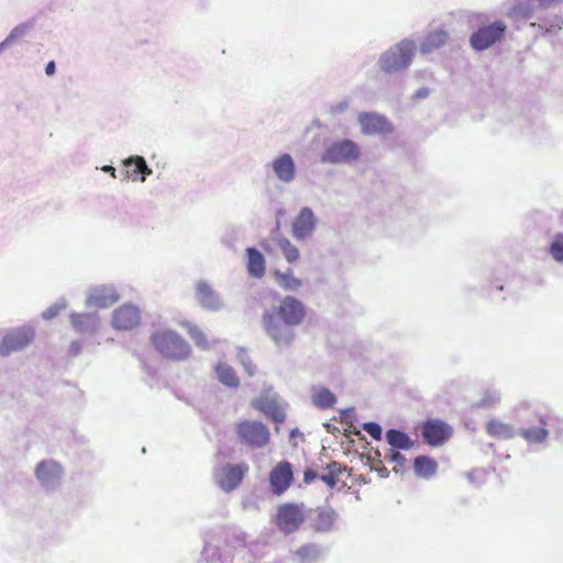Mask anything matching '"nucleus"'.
Masks as SVG:
<instances>
[{"mask_svg":"<svg viewBox=\"0 0 563 563\" xmlns=\"http://www.w3.org/2000/svg\"><path fill=\"white\" fill-rule=\"evenodd\" d=\"M122 180H137L141 174V156L130 157L124 161L123 169L120 170Z\"/></svg>","mask_w":563,"mask_h":563,"instance_id":"28","label":"nucleus"},{"mask_svg":"<svg viewBox=\"0 0 563 563\" xmlns=\"http://www.w3.org/2000/svg\"><path fill=\"white\" fill-rule=\"evenodd\" d=\"M307 519V512L303 504L285 503L278 506L274 523L285 534H290L299 530Z\"/></svg>","mask_w":563,"mask_h":563,"instance_id":"4","label":"nucleus"},{"mask_svg":"<svg viewBox=\"0 0 563 563\" xmlns=\"http://www.w3.org/2000/svg\"><path fill=\"white\" fill-rule=\"evenodd\" d=\"M344 468L338 462L330 463L320 475V479L330 488H334L339 482V477Z\"/></svg>","mask_w":563,"mask_h":563,"instance_id":"31","label":"nucleus"},{"mask_svg":"<svg viewBox=\"0 0 563 563\" xmlns=\"http://www.w3.org/2000/svg\"><path fill=\"white\" fill-rule=\"evenodd\" d=\"M103 170H106V172H110V173H111V175H112L113 177H115V175H114L115 169H114L112 166H104V167H103Z\"/></svg>","mask_w":563,"mask_h":563,"instance_id":"51","label":"nucleus"},{"mask_svg":"<svg viewBox=\"0 0 563 563\" xmlns=\"http://www.w3.org/2000/svg\"><path fill=\"white\" fill-rule=\"evenodd\" d=\"M549 251L556 262H563V233L554 236Z\"/></svg>","mask_w":563,"mask_h":563,"instance_id":"36","label":"nucleus"},{"mask_svg":"<svg viewBox=\"0 0 563 563\" xmlns=\"http://www.w3.org/2000/svg\"><path fill=\"white\" fill-rule=\"evenodd\" d=\"M429 92H430V91H429V89H428V88H420V89H418V90L416 91V93H415V96H413V97H415L416 99L426 98V97H428V96H429Z\"/></svg>","mask_w":563,"mask_h":563,"instance_id":"46","label":"nucleus"},{"mask_svg":"<svg viewBox=\"0 0 563 563\" xmlns=\"http://www.w3.org/2000/svg\"><path fill=\"white\" fill-rule=\"evenodd\" d=\"M62 474V467L54 461H42L37 464L35 475L43 483H49L58 478Z\"/></svg>","mask_w":563,"mask_h":563,"instance_id":"23","label":"nucleus"},{"mask_svg":"<svg viewBox=\"0 0 563 563\" xmlns=\"http://www.w3.org/2000/svg\"><path fill=\"white\" fill-rule=\"evenodd\" d=\"M555 29L561 30L560 22L558 21L555 24H552L549 29L545 30L547 34H551L555 32Z\"/></svg>","mask_w":563,"mask_h":563,"instance_id":"48","label":"nucleus"},{"mask_svg":"<svg viewBox=\"0 0 563 563\" xmlns=\"http://www.w3.org/2000/svg\"><path fill=\"white\" fill-rule=\"evenodd\" d=\"M313 404L320 409L332 408L336 398L328 388H318L312 395Z\"/></svg>","mask_w":563,"mask_h":563,"instance_id":"32","label":"nucleus"},{"mask_svg":"<svg viewBox=\"0 0 563 563\" xmlns=\"http://www.w3.org/2000/svg\"><path fill=\"white\" fill-rule=\"evenodd\" d=\"M262 324L266 335L278 350L289 349L295 343V327L282 322L273 311H264Z\"/></svg>","mask_w":563,"mask_h":563,"instance_id":"2","label":"nucleus"},{"mask_svg":"<svg viewBox=\"0 0 563 563\" xmlns=\"http://www.w3.org/2000/svg\"><path fill=\"white\" fill-rule=\"evenodd\" d=\"M386 440L394 450H409L413 441L402 431L390 429L386 432Z\"/></svg>","mask_w":563,"mask_h":563,"instance_id":"24","label":"nucleus"},{"mask_svg":"<svg viewBox=\"0 0 563 563\" xmlns=\"http://www.w3.org/2000/svg\"><path fill=\"white\" fill-rule=\"evenodd\" d=\"M363 429L375 440H379L382 437V428L376 422H367Z\"/></svg>","mask_w":563,"mask_h":563,"instance_id":"40","label":"nucleus"},{"mask_svg":"<svg viewBox=\"0 0 563 563\" xmlns=\"http://www.w3.org/2000/svg\"><path fill=\"white\" fill-rule=\"evenodd\" d=\"M60 309L62 308L59 306H52L43 312V318L46 320L55 318L60 312Z\"/></svg>","mask_w":563,"mask_h":563,"instance_id":"43","label":"nucleus"},{"mask_svg":"<svg viewBox=\"0 0 563 563\" xmlns=\"http://www.w3.org/2000/svg\"><path fill=\"white\" fill-rule=\"evenodd\" d=\"M277 318L292 327L300 325L307 317V308L294 296H285L273 310Z\"/></svg>","mask_w":563,"mask_h":563,"instance_id":"6","label":"nucleus"},{"mask_svg":"<svg viewBox=\"0 0 563 563\" xmlns=\"http://www.w3.org/2000/svg\"><path fill=\"white\" fill-rule=\"evenodd\" d=\"M486 432L497 440H509L516 435V429L499 419H492L486 423Z\"/></svg>","mask_w":563,"mask_h":563,"instance_id":"20","label":"nucleus"},{"mask_svg":"<svg viewBox=\"0 0 563 563\" xmlns=\"http://www.w3.org/2000/svg\"><path fill=\"white\" fill-rule=\"evenodd\" d=\"M386 459L393 462H398L399 464L405 462V457L394 449L389 450V453L386 454Z\"/></svg>","mask_w":563,"mask_h":563,"instance_id":"42","label":"nucleus"},{"mask_svg":"<svg viewBox=\"0 0 563 563\" xmlns=\"http://www.w3.org/2000/svg\"><path fill=\"white\" fill-rule=\"evenodd\" d=\"M421 434L429 445L437 446L449 440L452 429L441 420L429 419L424 422Z\"/></svg>","mask_w":563,"mask_h":563,"instance_id":"11","label":"nucleus"},{"mask_svg":"<svg viewBox=\"0 0 563 563\" xmlns=\"http://www.w3.org/2000/svg\"><path fill=\"white\" fill-rule=\"evenodd\" d=\"M273 275L278 286L284 290L294 291L297 290L302 285L301 279L295 277L291 269H288L287 272L284 273L275 271Z\"/></svg>","mask_w":563,"mask_h":563,"instance_id":"26","label":"nucleus"},{"mask_svg":"<svg viewBox=\"0 0 563 563\" xmlns=\"http://www.w3.org/2000/svg\"><path fill=\"white\" fill-rule=\"evenodd\" d=\"M247 472L249 465L246 463L225 464L216 473L217 485L224 492H231L242 483Z\"/></svg>","mask_w":563,"mask_h":563,"instance_id":"8","label":"nucleus"},{"mask_svg":"<svg viewBox=\"0 0 563 563\" xmlns=\"http://www.w3.org/2000/svg\"><path fill=\"white\" fill-rule=\"evenodd\" d=\"M151 174V169L147 167L145 161L143 159V180L145 179V176Z\"/></svg>","mask_w":563,"mask_h":563,"instance_id":"49","label":"nucleus"},{"mask_svg":"<svg viewBox=\"0 0 563 563\" xmlns=\"http://www.w3.org/2000/svg\"><path fill=\"white\" fill-rule=\"evenodd\" d=\"M236 435L241 443L253 448H263L269 442L268 428L261 421L243 420L235 427Z\"/></svg>","mask_w":563,"mask_h":563,"instance_id":"5","label":"nucleus"},{"mask_svg":"<svg viewBox=\"0 0 563 563\" xmlns=\"http://www.w3.org/2000/svg\"><path fill=\"white\" fill-rule=\"evenodd\" d=\"M254 407L276 423L284 422L286 418L284 408L276 399L261 397L254 402Z\"/></svg>","mask_w":563,"mask_h":563,"instance_id":"18","label":"nucleus"},{"mask_svg":"<svg viewBox=\"0 0 563 563\" xmlns=\"http://www.w3.org/2000/svg\"><path fill=\"white\" fill-rule=\"evenodd\" d=\"M317 219L310 208H302L291 224L292 235L297 240L307 239L316 228Z\"/></svg>","mask_w":563,"mask_h":563,"instance_id":"13","label":"nucleus"},{"mask_svg":"<svg viewBox=\"0 0 563 563\" xmlns=\"http://www.w3.org/2000/svg\"><path fill=\"white\" fill-rule=\"evenodd\" d=\"M41 20H43V18L40 15L33 16L27 21L18 24L8 35H24L26 33L38 32L41 29L37 27V25Z\"/></svg>","mask_w":563,"mask_h":563,"instance_id":"33","label":"nucleus"},{"mask_svg":"<svg viewBox=\"0 0 563 563\" xmlns=\"http://www.w3.org/2000/svg\"><path fill=\"white\" fill-rule=\"evenodd\" d=\"M70 349L74 351L75 354H77L80 350V344L78 342H73Z\"/></svg>","mask_w":563,"mask_h":563,"instance_id":"50","label":"nucleus"},{"mask_svg":"<svg viewBox=\"0 0 563 563\" xmlns=\"http://www.w3.org/2000/svg\"><path fill=\"white\" fill-rule=\"evenodd\" d=\"M276 177L283 183H290L295 179L296 167L289 154H282L272 163Z\"/></svg>","mask_w":563,"mask_h":563,"instance_id":"17","label":"nucleus"},{"mask_svg":"<svg viewBox=\"0 0 563 563\" xmlns=\"http://www.w3.org/2000/svg\"><path fill=\"white\" fill-rule=\"evenodd\" d=\"M296 555L305 563L310 562L317 558L318 549L313 544H303L296 550Z\"/></svg>","mask_w":563,"mask_h":563,"instance_id":"37","label":"nucleus"},{"mask_svg":"<svg viewBox=\"0 0 563 563\" xmlns=\"http://www.w3.org/2000/svg\"><path fill=\"white\" fill-rule=\"evenodd\" d=\"M180 327L185 329L190 336V339L195 342V344L201 349H208L209 342L205 332L195 323L189 321H181Z\"/></svg>","mask_w":563,"mask_h":563,"instance_id":"29","label":"nucleus"},{"mask_svg":"<svg viewBox=\"0 0 563 563\" xmlns=\"http://www.w3.org/2000/svg\"><path fill=\"white\" fill-rule=\"evenodd\" d=\"M218 379L229 386V387H238L240 384V379L233 369V367L229 366L225 363H219L216 367Z\"/></svg>","mask_w":563,"mask_h":563,"instance_id":"30","label":"nucleus"},{"mask_svg":"<svg viewBox=\"0 0 563 563\" xmlns=\"http://www.w3.org/2000/svg\"><path fill=\"white\" fill-rule=\"evenodd\" d=\"M532 5L528 1H518L509 10V16L514 19H529L532 14Z\"/></svg>","mask_w":563,"mask_h":563,"instance_id":"35","label":"nucleus"},{"mask_svg":"<svg viewBox=\"0 0 563 563\" xmlns=\"http://www.w3.org/2000/svg\"><path fill=\"white\" fill-rule=\"evenodd\" d=\"M518 415L522 419L523 422H531L530 416L531 413L527 409H519Z\"/></svg>","mask_w":563,"mask_h":563,"instance_id":"45","label":"nucleus"},{"mask_svg":"<svg viewBox=\"0 0 563 563\" xmlns=\"http://www.w3.org/2000/svg\"><path fill=\"white\" fill-rule=\"evenodd\" d=\"M537 420L539 421V426L521 427L518 431V434L529 443H541L545 441L549 435L545 429V419L542 416H538Z\"/></svg>","mask_w":563,"mask_h":563,"instance_id":"19","label":"nucleus"},{"mask_svg":"<svg viewBox=\"0 0 563 563\" xmlns=\"http://www.w3.org/2000/svg\"><path fill=\"white\" fill-rule=\"evenodd\" d=\"M361 130L366 135L390 134L394 132L391 122L384 115L376 112H361L357 115Z\"/></svg>","mask_w":563,"mask_h":563,"instance_id":"10","label":"nucleus"},{"mask_svg":"<svg viewBox=\"0 0 563 563\" xmlns=\"http://www.w3.org/2000/svg\"><path fill=\"white\" fill-rule=\"evenodd\" d=\"M413 468L417 475L429 478L435 474L438 464L433 459L420 455L415 459Z\"/></svg>","mask_w":563,"mask_h":563,"instance_id":"25","label":"nucleus"},{"mask_svg":"<svg viewBox=\"0 0 563 563\" xmlns=\"http://www.w3.org/2000/svg\"><path fill=\"white\" fill-rule=\"evenodd\" d=\"M316 478H320V475H318V473L311 468H307L305 472H303V481L305 483L309 484L311 482H313Z\"/></svg>","mask_w":563,"mask_h":563,"instance_id":"44","label":"nucleus"},{"mask_svg":"<svg viewBox=\"0 0 563 563\" xmlns=\"http://www.w3.org/2000/svg\"><path fill=\"white\" fill-rule=\"evenodd\" d=\"M196 298L200 306L208 310H218L221 307V301L218 294L205 280L196 285Z\"/></svg>","mask_w":563,"mask_h":563,"instance_id":"15","label":"nucleus"},{"mask_svg":"<svg viewBox=\"0 0 563 563\" xmlns=\"http://www.w3.org/2000/svg\"><path fill=\"white\" fill-rule=\"evenodd\" d=\"M70 322L78 333L95 332L98 329V318L90 313H71Z\"/></svg>","mask_w":563,"mask_h":563,"instance_id":"22","label":"nucleus"},{"mask_svg":"<svg viewBox=\"0 0 563 563\" xmlns=\"http://www.w3.org/2000/svg\"><path fill=\"white\" fill-rule=\"evenodd\" d=\"M241 362L250 376H254L257 373L256 364H254V362L247 355H242Z\"/></svg>","mask_w":563,"mask_h":563,"instance_id":"41","label":"nucleus"},{"mask_svg":"<svg viewBox=\"0 0 563 563\" xmlns=\"http://www.w3.org/2000/svg\"><path fill=\"white\" fill-rule=\"evenodd\" d=\"M294 479L291 464L287 461L279 462L269 474V484L276 495H282L291 485Z\"/></svg>","mask_w":563,"mask_h":563,"instance_id":"12","label":"nucleus"},{"mask_svg":"<svg viewBox=\"0 0 563 563\" xmlns=\"http://www.w3.org/2000/svg\"><path fill=\"white\" fill-rule=\"evenodd\" d=\"M277 245L288 263H295L299 260V250L288 239L278 238Z\"/></svg>","mask_w":563,"mask_h":563,"instance_id":"34","label":"nucleus"},{"mask_svg":"<svg viewBox=\"0 0 563 563\" xmlns=\"http://www.w3.org/2000/svg\"><path fill=\"white\" fill-rule=\"evenodd\" d=\"M45 73L48 76H52L55 74V63L52 60L49 62L45 67Z\"/></svg>","mask_w":563,"mask_h":563,"instance_id":"47","label":"nucleus"},{"mask_svg":"<svg viewBox=\"0 0 563 563\" xmlns=\"http://www.w3.org/2000/svg\"><path fill=\"white\" fill-rule=\"evenodd\" d=\"M150 343L164 358L170 361H184L191 355L189 343L176 331L159 329L150 336Z\"/></svg>","mask_w":563,"mask_h":563,"instance_id":"1","label":"nucleus"},{"mask_svg":"<svg viewBox=\"0 0 563 563\" xmlns=\"http://www.w3.org/2000/svg\"><path fill=\"white\" fill-rule=\"evenodd\" d=\"M336 514L330 506L318 507L310 521V527L316 532L330 531L335 522Z\"/></svg>","mask_w":563,"mask_h":563,"instance_id":"16","label":"nucleus"},{"mask_svg":"<svg viewBox=\"0 0 563 563\" xmlns=\"http://www.w3.org/2000/svg\"><path fill=\"white\" fill-rule=\"evenodd\" d=\"M246 255H247V272L250 276L254 278H262L265 275L266 272V265H265V258L262 255V253L254 249V247H247L246 249Z\"/></svg>","mask_w":563,"mask_h":563,"instance_id":"21","label":"nucleus"},{"mask_svg":"<svg viewBox=\"0 0 563 563\" xmlns=\"http://www.w3.org/2000/svg\"><path fill=\"white\" fill-rule=\"evenodd\" d=\"M118 301V296L111 290H97L89 297V303L96 308H107Z\"/></svg>","mask_w":563,"mask_h":563,"instance_id":"27","label":"nucleus"},{"mask_svg":"<svg viewBox=\"0 0 563 563\" xmlns=\"http://www.w3.org/2000/svg\"><path fill=\"white\" fill-rule=\"evenodd\" d=\"M34 339V330L32 328H18L8 331L0 342V355L5 356L12 352L19 351L27 346Z\"/></svg>","mask_w":563,"mask_h":563,"instance_id":"9","label":"nucleus"},{"mask_svg":"<svg viewBox=\"0 0 563 563\" xmlns=\"http://www.w3.org/2000/svg\"><path fill=\"white\" fill-rule=\"evenodd\" d=\"M140 320L139 310L132 306H122L113 313L112 323L115 329L130 330L137 325Z\"/></svg>","mask_w":563,"mask_h":563,"instance_id":"14","label":"nucleus"},{"mask_svg":"<svg viewBox=\"0 0 563 563\" xmlns=\"http://www.w3.org/2000/svg\"><path fill=\"white\" fill-rule=\"evenodd\" d=\"M506 31V25L501 21H496L492 23L489 26L479 30L478 32L474 33L473 35H504Z\"/></svg>","mask_w":563,"mask_h":563,"instance_id":"38","label":"nucleus"},{"mask_svg":"<svg viewBox=\"0 0 563 563\" xmlns=\"http://www.w3.org/2000/svg\"><path fill=\"white\" fill-rule=\"evenodd\" d=\"M498 37H471L473 48L481 51L489 47Z\"/></svg>","mask_w":563,"mask_h":563,"instance_id":"39","label":"nucleus"},{"mask_svg":"<svg viewBox=\"0 0 563 563\" xmlns=\"http://www.w3.org/2000/svg\"><path fill=\"white\" fill-rule=\"evenodd\" d=\"M413 49L415 45L411 41L402 40L382 55L379 67L387 74L405 70L412 62Z\"/></svg>","mask_w":563,"mask_h":563,"instance_id":"3","label":"nucleus"},{"mask_svg":"<svg viewBox=\"0 0 563 563\" xmlns=\"http://www.w3.org/2000/svg\"><path fill=\"white\" fill-rule=\"evenodd\" d=\"M360 157L357 144L351 140H342L329 145L321 156L322 163H343L355 161Z\"/></svg>","mask_w":563,"mask_h":563,"instance_id":"7","label":"nucleus"}]
</instances>
